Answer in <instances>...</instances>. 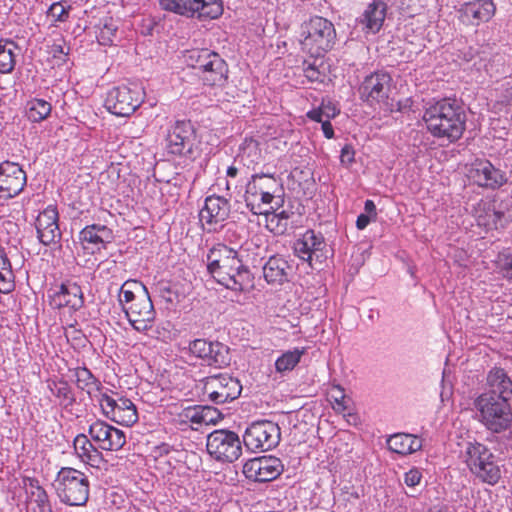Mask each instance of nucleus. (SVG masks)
<instances>
[{"instance_id":"nucleus-1","label":"nucleus","mask_w":512,"mask_h":512,"mask_svg":"<svg viewBox=\"0 0 512 512\" xmlns=\"http://www.w3.org/2000/svg\"><path fill=\"white\" fill-rule=\"evenodd\" d=\"M244 256L245 251L217 244L207 254L208 272L227 289L241 292L252 285V275L243 262Z\"/></svg>"},{"instance_id":"nucleus-2","label":"nucleus","mask_w":512,"mask_h":512,"mask_svg":"<svg viewBox=\"0 0 512 512\" xmlns=\"http://www.w3.org/2000/svg\"><path fill=\"white\" fill-rule=\"evenodd\" d=\"M423 120L433 136L454 142L465 130L466 115L457 100L445 98L427 108Z\"/></svg>"},{"instance_id":"nucleus-3","label":"nucleus","mask_w":512,"mask_h":512,"mask_svg":"<svg viewBox=\"0 0 512 512\" xmlns=\"http://www.w3.org/2000/svg\"><path fill=\"white\" fill-rule=\"evenodd\" d=\"M460 455L471 474L480 482L494 486L502 476V466L497 456L483 443L465 440Z\"/></svg>"},{"instance_id":"nucleus-4","label":"nucleus","mask_w":512,"mask_h":512,"mask_svg":"<svg viewBox=\"0 0 512 512\" xmlns=\"http://www.w3.org/2000/svg\"><path fill=\"white\" fill-rule=\"evenodd\" d=\"M511 402L495 393L480 394L474 400L479 422L493 433L506 431L512 424Z\"/></svg>"},{"instance_id":"nucleus-5","label":"nucleus","mask_w":512,"mask_h":512,"mask_svg":"<svg viewBox=\"0 0 512 512\" xmlns=\"http://www.w3.org/2000/svg\"><path fill=\"white\" fill-rule=\"evenodd\" d=\"M282 194L281 178L274 174L256 173L247 181L243 197L251 212L258 215L266 213L268 210L263 207L270 205L273 199Z\"/></svg>"},{"instance_id":"nucleus-6","label":"nucleus","mask_w":512,"mask_h":512,"mask_svg":"<svg viewBox=\"0 0 512 512\" xmlns=\"http://www.w3.org/2000/svg\"><path fill=\"white\" fill-rule=\"evenodd\" d=\"M302 36V50L317 58L333 48L336 30L328 19L314 16L302 25Z\"/></svg>"},{"instance_id":"nucleus-7","label":"nucleus","mask_w":512,"mask_h":512,"mask_svg":"<svg viewBox=\"0 0 512 512\" xmlns=\"http://www.w3.org/2000/svg\"><path fill=\"white\" fill-rule=\"evenodd\" d=\"M59 500L69 506L85 505L89 498V480L85 473L62 467L53 482Z\"/></svg>"},{"instance_id":"nucleus-8","label":"nucleus","mask_w":512,"mask_h":512,"mask_svg":"<svg viewBox=\"0 0 512 512\" xmlns=\"http://www.w3.org/2000/svg\"><path fill=\"white\" fill-rule=\"evenodd\" d=\"M160 7L177 15L206 21L223 14L222 0H160Z\"/></svg>"},{"instance_id":"nucleus-9","label":"nucleus","mask_w":512,"mask_h":512,"mask_svg":"<svg viewBox=\"0 0 512 512\" xmlns=\"http://www.w3.org/2000/svg\"><path fill=\"white\" fill-rule=\"evenodd\" d=\"M392 90V77L385 71H376L367 75L361 82L358 92L360 99L373 107L390 108V93Z\"/></svg>"},{"instance_id":"nucleus-10","label":"nucleus","mask_w":512,"mask_h":512,"mask_svg":"<svg viewBox=\"0 0 512 512\" xmlns=\"http://www.w3.org/2000/svg\"><path fill=\"white\" fill-rule=\"evenodd\" d=\"M144 100V92L137 84L113 87L107 93L105 106L116 116L132 115Z\"/></svg>"},{"instance_id":"nucleus-11","label":"nucleus","mask_w":512,"mask_h":512,"mask_svg":"<svg viewBox=\"0 0 512 512\" xmlns=\"http://www.w3.org/2000/svg\"><path fill=\"white\" fill-rule=\"evenodd\" d=\"M242 443L237 433L219 429L207 436L206 448L215 460L232 463L242 455Z\"/></svg>"},{"instance_id":"nucleus-12","label":"nucleus","mask_w":512,"mask_h":512,"mask_svg":"<svg viewBox=\"0 0 512 512\" xmlns=\"http://www.w3.org/2000/svg\"><path fill=\"white\" fill-rule=\"evenodd\" d=\"M202 393L215 404H224L239 397L242 386L238 379L229 374H216L199 381Z\"/></svg>"},{"instance_id":"nucleus-13","label":"nucleus","mask_w":512,"mask_h":512,"mask_svg":"<svg viewBox=\"0 0 512 512\" xmlns=\"http://www.w3.org/2000/svg\"><path fill=\"white\" fill-rule=\"evenodd\" d=\"M281 439L277 423L262 420L250 424L243 435V443L252 452H264L275 448Z\"/></svg>"},{"instance_id":"nucleus-14","label":"nucleus","mask_w":512,"mask_h":512,"mask_svg":"<svg viewBox=\"0 0 512 512\" xmlns=\"http://www.w3.org/2000/svg\"><path fill=\"white\" fill-rule=\"evenodd\" d=\"M97 402L102 414L109 420L124 426H132L138 420L135 404L126 397L114 398L106 392L99 393Z\"/></svg>"},{"instance_id":"nucleus-15","label":"nucleus","mask_w":512,"mask_h":512,"mask_svg":"<svg viewBox=\"0 0 512 512\" xmlns=\"http://www.w3.org/2000/svg\"><path fill=\"white\" fill-rule=\"evenodd\" d=\"M467 177L475 185L489 190L500 189L508 182L506 171L479 158L467 165Z\"/></svg>"},{"instance_id":"nucleus-16","label":"nucleus","mask_w":512,"mask_h":512,"mask_svg":"<svg viewBox=\"0 0 512 512\" xmlns=\"http://www.w3.org/2000/svg\"><path fill=\"white\" fill-rule=\"evenodd\" d=\"M293 252L313 268L314 261L321 264L326 259L327 244L321 232L308 229L294 241Z\"/></svg>"},{"instance_id":"nucleus-17","label":"nucleus","mask_w":512,"mask_h":512,"mask_svg":"<svg viewBox=\"0 0 512 512\" xmlns=\"http://www.w3.org/2000/svg\"><path fill=\"white\" fill-rule=\"evenodd\" d=\"M195 131L190 121L178 120L168 130L166 150L169 154L192 157Z\"/></svg>"},{"instance_id":"nucleus-18","label":"nucleus","mask_w":512,"mask_h":512,"mask_svg":"<svg viewBox=\"0 0 512 512\" xmlns=\"http://www.w3.org/2000/svg\"><path fill=\"white\" fill-rule=\"evenodd\" d=\"M188 350L191 355L211 367L222 368L230 363L229 348L218 341L195 339L189 342Z\"/></svg>"},{"instance_id":"nucleus-19","label":"nucleus","mask_w":512,"mask_h":512,"mask_svg":"<svg viewBox=\"0 0 512 512\" xmlns=\"http://www.w3.org/2000/svg\"><path fill=\"white\" fill-rule=\"evenodd\" d=\"M88 435L99 451H119L126 444V435L122 430L100 419L89 425Z\"/></svg>"},{"instance_id":"nucleus-20","label":"nucleus","mask_w":512,"mask_h":512,"mask_svg":"<svg viewBox=\"0 0 512 512\" xmlns=\"http://www.w3.org/2000/svg\"><path fill=\"white\" fill-rule=\"evenodd\" d=\"M230 210V202L225 197L218 195L206 197L199 212V219L203 228L208 232L217 231L228 219Z\"/></svg>"},{"instance_id":"nucleus-21","label":"nucleus","mask_w":512,"mask_h":512,"mask_svg":"<svg viewBox=\"0 0 512 512\" xmlns=\"http://www.w3.org/2000/svg\"><path fill=\"white\" fill-rule=\"evenodd\" d=\"M26 182V173L18 163L10 161L0 163V201L19 195Z\"/></svg>"},{"instance_id":"nucleus-22","label":"nucleus","mask_w":512,"mask_h":512,"mask_svg":"<svg viewBox=\"0 0 512 512\" xmlns=\"http://www.w3.org/2000/svg\"><path fill=\"white\" fill-rule=\"evenodd\" d=\"M284 470L282 461L274 456H261L248 460L243 466L245 476L254 482H269Z\"/></svg>"},{"instance_id":"nucleus-23","label":"nucleus","mask_w":512,"mask_h":512,"mask_svg":"<svg viewBox=\"0 0 512 512\" xmlns=\"http://www.w3.org/2000/svg\"><path fill=\"white\" fill-rule=\"evenodd\" d=\"M37 239L44 246L60 242L62 234L59 228V213L54 205L41 211L34 222Z\"/></svg>"},{"instance_id":"nucleus-24","label":"nucleus","mask_w":512,"mask_h":512,"mask_svg":"<svg viewBox=\"0 0 512 512\" xmlns=\"http://www.w3.org/2000/svg\"><path fill=\"white\" fill-rule=\"evenodd\" d=\"M129 323L138 332H146L152 328L156 312L149 293L137 297L129 307H124Z\"/></svg>"},{"instance_id":"nucleus-25","label":"nucleus","mask_w":512,"mask_h":512,"mask_svg":"<svg viewBox=\"0 0 512 512\" xmlns=\"http://www.w3.org/2000/svg\"><path fill=\"white\" fill-rule=\"evenodd\" d=\"M113 240L112 229L102 224L87 225L79 233L82 248L91 254L105 249Z\"/></svg>"},{"instance_id":"nucleus-26","label":"nucleus","mask_w":512,"mask_h":512,"mask_svg":"<svg viewBox=\"0 0 512 512\" xmlns=\"http://www.w3.org/2000/svg\"><path fill=\"white\" fill-rule=\"evenodd\" d=\"M496 6L492 0H475L464 3L459 9L464 23L479 25L488 22L495 14Z\"/></svg>"},{"instance_id":"nucleus-27","label":"nucleus","mask_w":512,"mask_h":512,"mask_svg":"<svg viewBox=\"0 0 512 512\" xmlns=\"http://www.w3.org/2000/svg\"><path fill=\"white\" fill-rule=\"evenodd\" d=\"M83 292L81 287L73 282L61 284L59 290L51 296V305L55 308L69 307L78 310L83 306Z\"/></svg>"},{"instance_id":"nucleus-28","label":"nucleus","mask_w":512,"mask_h":512,"mask_svg":"<svg viewBox=\"0 0 512 512\" xmlns=\"http://www.w3.org/2000/svg\"><path fill=\"white\" fill-rule=\"evenodd\" d=\"M387 12V4L382 0H374L367 5L358 23L365 33H377L383 26Z\"/></svg>"},{"instance_id":"nucleus-29","label":"nucleus","mask_w":512,"mask_h":512,"mask_svg":"<svg viewBox=\"0 0 512 512\" xmlns=\"http://www.w3.org/2000/svg\"><path fill=\"white\" fill-rule=\"evenodd\" d=\"M292 272L289 262L278 255L271 256L263 266V277L271 285H282L289 281Z\"/></svg>"},{"instance_id":"nucleus-30","label":"nucleus","mask_w":512,"mask_h":512,"mask_svg":"<svg viewBox=\"0 0 512 512\" xmlns=\"http://www.w3.org/2000/svg\"><path fill=\"white\" fill-rule=\"evenodd\" d=\"M89 435L86 434H78L73 441V448L76 456L80 459L81 462L87 464L91 467L98 468L100 464L103 462V455L101 451L98 450L97 446H95L91 440Z\"/></svg>"},{"instance_id":"nucleus-31","label":"nucleus","mask_w":512,"mask_h":512,"mask_svg":"<svg viewBox=\"0 0 512 512\" xmlns=\"http://www.w3.org/2000/svg\"><path fill=\"white\" fill-rule=\"evenodd\" d=\"M388 449L396 454L406 456L422 449L420 437L408 433H395L387 439Z\"/></svg>"},{"instance_id":"nucleus-32","label":"nucleus","mask_w":512,"mask_h":512,"mask_svg":"<svg viewBox=\"0 0 512 512\" xmlns=\"http://www.w3.org/2000/svg\"><path fill=\"white\" fill-rule=\"evenodd\" d=\"M486 381L490 388L487 393H495L496 397L504 396L506 400L512 401V380L504 369L492 368L487 374Z\"/></svg>"},{"instance_id":"nucleus-33","label":"nucleus","mask_w":512,"mask_h":512,"mask_svg":"<svg viewBox=\"0 0 512 512\" xmlns=\"http://www.w3.org/2000/svg\"><path fill=\"white\" fill-rule=\"evenodd\" d=\"M202 79L209 86H222L228 75V66L219 54L212 56L207 67L202 68Z\"/></svg>"},{"instance_id":"nucleus-34","label":"nucleus","mask_w":512,"mask_h":512,"mask_svg":"<svg viewBox=\"0 0 512 512\" xmlns=\"http://www.w3.org/2000/svg\"><path fill=\"white\" fill-rule=\"evenodd\" d=\"M73 377L77 388L86 392L91 399L97 401L103 388L101 382L86 367H77L73 370Z\"/></svg>"},{"instance_id":"nucleus-35","label":"nucleus","mask_w":512,"mask_h":512,"mask_svg":"<svg viewBox=\"0 0 512 512\" xmlns=\"http://www.w3.org/2000/svg\"><path fill=\"white\" fill-rule=\"evenodd\" d=\"M19 46L12 40H0V73L8 74L14 70Z\"/></svg>"},{"instance_id":"nucleus-36","label":"nucleus","mask_w":512,"mask_h":512,"mask_svg":"<svg viewBox=\"0 0 512 512\" xmlns=\"http://www.w3.org/2000/svg\"><path fill=\"white\" fill-rule=\"evenodd\" d=\"M305 348H294L282 353L275 361V370L280 374L292 371L305 354Z\"/></svg>"},{"instance_id":"nucleus-37","label":"nucleus","mask_w":512,"mask_h":512,"mask_svg":"<svg viewBox=\"0 0 512 512\" xmlns=\"http://www.w3.org/2000/svg\"><path fill=\"white\" fill-rule=\"evenodd\" d=\"M148 293L147 288L137 280H127L119 289V303L125 307V304L133 303L137 297Z\"/></svg>"},{"instance_id":"nucleus-38","label":"nucleus","mask_w":512,"mask_h":512,"mask_svg":"<svg viewBox=\"0 0 512 512\" xmlns=\"http://www.w3.org/2000/svg\"><path fill=\"white\" fill-rule=\"evenodd\" d=\"M30 503L35 504V512H53L49 497L37 480H30Z\"/></svg>"},{"instance_id":"nucleus-39","label":"nucleus","mask_w":512,"mask_h":512,"mask_svg":"<svg viewBox=\"0 0 512 512\" xmlns=\"http://www.w3.org/2000/svg\"><path fill=\"white\" fill-rule=\"evenodd\" d=\"M26 114L30 121L39 123L45 120L51 113L52 106L44 99H32L27 102Z\"/></svg>"},{"instance_id":"nucleus-40","label":"nucleus","mask_w":512,"mask_h":512,"mask_svg":"<svg viewBox=\"0 0 512 512\" xmlns=\"http://www.w3.org/2000/svg\"><path fill=\"white\" fill-rule=\"evenodd\" d=\"M179 417L182 423H189L192 428H194V426L210 424V419L206 418L205 410L202 408V405L185 408Z\"/></svg>"},{"instance_id":"nucleus-41","label":"nucleus","mask_w":512,"mask_h":512,"mask_svg":"<svg viewBox=\"0 0 512 512\" xmlns=\"http://www.w3.org/2000/svg\"><path fill=\"white\" fill-rule=\"evenodd\" d=\"M118 30V23L112 18H104L100 21L97 39L101 45H110Z\"/></svg>"},{"instance_id":"nucleus-42","label":"nucleus","mask_w":512,"mask_h":512,"mask_svg":"<svg viewBox=\"0 0 512 512\" xmlns=\"http://www.w3.org/2000/svg\"><path fill=\"white\" fill-rule=\"evenodd\" d=\"M339 114V110L330 101H322L318 108L312 109L307 112V117L313 121L330 120Z\"/></svg>"},{"instance_id":"nucleus-43","label":"nucleus","mask_w":512,"mask_h":512,"mask_svg":"<svg viewBox=\"0 0 512 512\" xmlns=\"http://www.w3.org/2000/svg\"><path fill=\"white\" fill-rule=\"evenodd\" d=\"M216 54L217 53L208 49H194L188 51L187 62L192 67L202 70L203 67H207L208 62L212 60V56H215Z\"/></svg>"},{"instance_id":"nucleus-44","label":"nucleus","mask_w":512,"mask_h":512,"mask_svg":"<svg viewBox=\"0 0 512 512\" xmlns=\"http://www.w3.org/2000/svg\"><path fill=\"white\" fill-rule=\"evenodd\" d=\"M48 387L51 393L60 399L61 401H65L71 403L74 401V396L69 384L64 380L51 381L48 383Z\"/></svg>"},{"instance_id":"nucleus-45","label":"nucleus","mask_w":512,"mask_h":512,"mask_svg":"<svg viewBox=\"0 0 512 512\" xmlns=\"http://www.w3.org/2000/svg\"><path fill=\"white\" fill-rule=\"evenodd\" d=\"M485 214H477V222L480 226L485 227H497L498 223L501 221L502 217L504 216V213L501 211H497L495 209H492L490 205H488L487 209L485 208L486 203L483 204Z\"/></svg>"},{"instance_id":"nucleus-46","label":"nucleus","mask_w":512,"mask_h":512,"mask_svg":"<svg viewBox=\"0 0 512 512\" xmlns=\"http://www.w3.org/2000/svg\"><path fill=\"white\" fill-rule=\"evenodd\" d=\"M496 266L504 278L512 280V253L500 252L496 259Z\"/></svg>"},{"instance_id":"nucleus-47","label":"nucleus","mask_w":512,"mask_h":512,"mask_svg":"<svg viewBox=\"0 0 512 512\" xmlns=\"http://www.w3.org/2000/svg\"><path fill=\"white\" fill-rule=\"evenodd\" d=\"M70 6L63 2L53 3L48 9V16L56 22H65L69 18Z\"/></svg>"},{"instance_id":"nucleus-48","label":"nucleus","mask_w":512,"mask_h":512,"mask_svg":"<svg viewBox=\"0 0 512 512\" xmlns=\"http://www.w3.org/2000/svg\"><path fill=\"white\" fill-rule=\"evenodd\" d=\"M331 401L333 402V408L337 411L346 410V396L344 389L340 385H333L329 392Z\"/></svg>"},{"instance_id":"nucleus-49","label":"nucleus","mask_w":512,"mask_h":512,"mask_svg":"<svg viewBox=\"0 0 512 512\" xmlns=\"http://www.w3.org/2000/svg\"><path fill=\"white\" fill-rule=\"evenodd\" d=\"M422 478V471L417 467H413L404 473L403 482L408 488L415 490L421 484Z\"/></svg>"},{"instance_id":"nucleus-50","label":"nucleus","mask_w":512,"mask_h":512,"mask_svg":"<svg viewBox=\"0 0 512 512\" xmlns=\"http://www.w3.org/2000/svg\"><path fill=\"white\" fill-rule=\"evenodd\" d=\"M14 275L12 269L0 272V293L8 294L14 290Z\"/></svg>"},{"instance_id":"nucleus-51","label":"nucleus","mask_w":512,"mask_h":512,"mask_svg":"<svg viewBox=\"0 0 512 512\" xmlns=\"http://www.w3.org/2000/svg\"><path fill=\"white\" fill-rule=\"evenodd\" d=\"M304 75L310 82L322 83L325 80L326 75L322 73L315 64H308L304 68Z\"/></svg>"},{"instance_id":"nucleus-52","label":"nucleus","mask_w":512,"mask_h":512,"mask_svg":"<svg viewBox=\"0 0 512 512\" xmlns=\"http://www.w3.org/2000/svg\"><path fill=\"white\" fill-rule=\"evenodd\" d=\"M289 218V213L287 211H281L279 213H274L269 220V223L272 225L276 221V230L278 233H283L287 227V220Z\"/></svg>"},{"instance_id":"nucleus-53","label":"nucleus","mask_w":512,"mask_h":512,"mask_svg":"<svg viewBox=\"0 0 512 512\" xmlns=\"http://www.w3.org/2000/svg\"><path fill=\"white\" fill-rule=\"evenodd\" d=\"M246 156L253 157V159L250 161L251 163H258L260 154H259V149H258L256 142L251 141L245 147H243L242 153L240 155L241 160L244 161Z\"/></svg>"},{"instance_id":"nucleus-54","label":"nucleus","mask_w":512,"mask_h":512,"mask_svg":"<svg viewBox=\"0 0 512 512\" xmlns=\"http://www.w3.org/2000/svg\"><path fill=\"white\" fill-rule=\"evenodd\" d=\"M354 161H355V151L351 145L346 144L341 149L340 162L342 165L348 167L351 164H353Z\"/></svg>"},{"instance_id":"nucleus-55","label":"nucleus","mask_w":512,"mask_h":512,"mask_svg":"<svg viewBox=\"0 0 512 512\" xmlns=\"http://www.w3.org/2000/svg\"><path fill=\"white\" fill-rule=\"evenodd\" d=\"M50 53L54 58L65 61L68 55V49H66L65 45L62 43H53L50 47Z\"/></svg>"},{"instance_id":"nucleus-56","label":"nucleus","mask_w":512,"mask_h":512,"mask_svg":"<svg viewBox=\"0 0 512 512\" xmlns=\"http://www.w3.org/2000/svg\"><path fill=\"white\" fill-rule=\"evenodd\" d=\"M321 123V128L323 131L324 136L327 139H331L334 137V129L332 127V124L330 123V120H324L319 121Z\"/></svg>"},{"instance_id":"nucleus-57","label":"nucleus","mask_w":512,"mask_h":512,"mask_svg":"<svg viewBox=\"0 0 512 512\" xmlns=\"http://www.w3.org/2000/svg\"><path fill=\"white\" fill-rule=\"evenodd\" d=\"M370 221H371V217L369 215L362 213L357 217L356 227L359 230H363L369 225Z\"/></svg>"},{"instance_id":"nucleus-58","label":"nucleus","mask_w":512,"mask_h":512,"mask_svg":"<svg viewBox=\"0 0 512 512\" xmlns=\"http://www.w3.org/2000/svg\"><path fill=\"white\" fill-rule=\"evenodd\" d=\"M364 210L366 215H369L371 218L376 217V206L372 200H366L364 204Z\"/></svg>"},{"instance_id":"nucleus-59","label":"nucleus","mask_w":512,"mask_h":512,"mask_svg":"<svg viewBox=\"0 0 512 512\" xmlns=\"http://www.w3.org/2000/svg\"><path fill=\"white\" fill-rule=\"evenodd\" d=\"M6 269H11L10 261L5 254L0 253V272L5 271Z\"/></svg>"},{"instance_id":"nucleus-60","label":"nucleus","mask_w":512,"mask_h":512,"mask_svg":"<svg viewBox=\"0 0 512 512\" xmlns=\"http://www.w3.org/2000/svg\"><path fill=\"white\" fill-rule=\"evenodd\" d=\"M239 173H240V169L235 165L229 166L226 170V175L229 178H235V177H237V175Z\"/></svg>"},{"instance_id":"nucleus-61","label":"nucleus","mask_w":512,"mask_h":512,"mask_svg":"<svg viewBox=\"0 0 512 512\" xmlns=\"http://www.w3.org/2000/svg\"><path fill=\"white\" fill-rule=\"evenodd\" d=\"M202 408L205 410L206 418L210 419V423H212L214 421V414L216 413V410L209 406H202Z\"/></svg>"},{"instance_id":"nucleus-62","label":"nucleus","mask_w":512,"mask_h":512,"mask_svg":"<svg viewBox=\"0 0 512 512\" xmlns=\"http://www.w3.org/2000/svg\"><path fill=\"white\" fill-rule=\"evenodd\" d=\"M161 451L165 452V453H168L169 452V446L167 444H163L161 447H160Z\"/></svg>"},{"instance_id":"nucleus-63","label":"nucleus","mask_w":512,"mask_h":512,"mask_svg":"<svg viewBox=\"0 0 512 512\" xmlns=\"http://www.w3.org/2000/svg\"><path fill=\"white\" fill-rule=\"evenodd\" d=\"M509 94H510L511 103H512V87H511V89L509 90Z\"/></svg>"},{"instance_id":"nucleus-64","label":"nucleus","mask_w":512,"mask_h":512,"mask_svg":"<svg viewBox=\"0 0 512 512\" xmlns=\"http://www.w3.org/2000/svg\"><path fill=\"white\" fill-rule=\"evenodd\" d=\"M226 189L229 190L230 189V186H229V182L227 181L226 183Z\"/></svg>"}]
</instances>
